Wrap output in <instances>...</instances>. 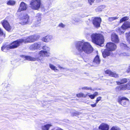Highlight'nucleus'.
Masks as SVG:
<instances>
[{
	"label": "nucleus",
	"mask_w": 130,
	"mask_h": 130,
	"mask_svg": "<svg viewBox=\"0 0 130 130\" xmlns=\"http://www.w3.org/2000/svg\"><path fill=\"white\" fill-rule=\"evenodd\" d=\"M105 8V6H101L98 7L95 9L96 12L101 11Z\"/></svg>",
	"instance_id": "nucleus-27"
},
{
	"label": "nucleus",
	"mask_w": 130,
	"mask_h": 130,
	"mask_svg": "<svg viewBox=\"0 0 130 130\" xmlns=\"http://www.w3.org/2000/svg\"><path fill=\"white\" fill-rule=\"evenodd\" d=\"M66 25L65 24H63L62 23H60L58 25V26L60 27L64 28Z\"/></svg>",
	"instance_id": "nucleus-38"
},
{
	"label": "nucleus",
	"mask_w": 130,
	"mask_h": 130,
	"mask_svg": "<svg viewBox=\"0 0 130 130\" xmlns=\"http://www.w3.org/2000/svg\"><path fill=\"white\" fill-rule=\"evenodd\" d=\"M99 128L101 130H108L109 128V126L106 123H103L99 126Z\"/></svg>",
	"instance_id": "nucleus-18"
},
{
	"label": "nucleus",
	"mask_w": 130,
	"mask_h": 130,
	"mask_svg": "<svg viewBox=\"0 0 130 130\" xmlns=\"http://www.w3.org/2000/svg\"><path fill=\"white\" fill-rule=\"evenodd\" d=\"M127 79L124 78L121 79L120 82L117 81L116 82L118 85H119L126 83L127 82Z\"/></svg>",
	"instance_id": "nucleus-25"
},
{
	"label": "nucleus",
	"mask_w": 130,
	"mask_h": 130,
	"mask_svg": "<svg viewBox=\"0 0 130 130\" xmlns=\"http://www.w3.org/2000/svg\"><path fill=\"white\" fill-rule=\"evenodd\" d=\"M15 3L14 1L10 0L7 2V4L9 5L13 6L15 4Z\"/></svg>",
	"instance_id": "nucleus-28"
},
{
	"label": "nucleus",
	"mask_w": 130,
	"mask_h": 130,
	"mask_svg": "<svg viewBox=\"0 0 130 130\" xmlns=\"http://www.w3.org/2000/svg\"><path fill=\"white\" fill-rule=\"evenodd\" d=\"M75 46L80 54L84 52L87 54H89L93 51V49L90 44L88 42H85L84 40L77 42Z\"/></svg>",
	"instance_id": "nucleus-2"
},
{
	"label": "nucleus",
	"mask_w": 130,
	"mask_h": 130,
	"mask_svg": "<svg viewBox=\"0 0 130 130\" xmlns=\"http://www.w3.org/2000/svg\"><path fill=\"white\" fill-rule=\"evenodd\" d=\"M126 35L127 40L129 43H130V32L128 33H126Z\"/></svg>",
	"instance_id": "nucleus-30"
},
{
	"label": "nucleus",
	"mask_w": 130,
	"mask_h": 130,
	"mask_svg": "<svg viewBox=\"0 0 130 130\" xmlns=\"http://www.w3.org/2000/svg\"><path fill=\"white\" fill-rule=\"evenodd\" d=\"M96 104L97 103H95L94 104H91V106L92 107H95L96 106Z\"/></svg>",
	"instance_id": "nucleus-44"
},
{
	"label": "nucleus",
	"mask_w": 130,
	"mask_h": 130,
	"mask_svg": "<svg viewBox=\"0 0 130 130\" xmlns=\"http://www.w3.org/2000/svg\"><path fill=\"white\" fill-rule=\"evenodd\" d=\"M105 73L106 74H108L109 76L116 78H118L119 76L118 74L111 72L109 70H106L105 71Z\"/></svg>",
	"instance_id": "nucleus-14"
},
{
	"label": "nucleus",
	"mask_w": 130,
	"mask_h": 130,
	"mask_svg": "<svg viewBox=\"0 0 130 130\" xmlns=\"http://www.w3.org/2000/svg\"><path fill=\"white\" fill-rule=\"evenodd\" d=\"M35 35H31L26 37L24 39H21L23 40V41L22 42V43H31L34 42L37 40V39H35Z\"/></svg>",
	"instance_id": "nucleus-7"
},
{
	"label": "nucleus",
	"mask_w": 130,
	"mask_h": 130,
	"mask_svg": "<svg viewBox=\"0 0 130 130\" xmlns=\"http://www.w3.org/2000/svg\"><path fill=\"white\" fill-rule=\"evenodd\" d=\"M23 40L21 39L17 40L9 44L11 48L13 49L18 47L20 44L22 43Z\"/></svg>",
	"instance_id": "nucleus-9"
},
{
	"label": "nucleus",
	"mask_w": 130,
	"mask_h": 130,
	"mask_svg": "<svg viewBox=\"0 0 130 130\" xmlns=\"http://www.w3.org/2000/svg\"><path fill=\"white\" fill-rule=\"evenodd\" d=\"M118 18V17H113L108 18V20L110 22H112L113 20H116Z\"/></svg>",
	"instance_id": "nucleus-29"
},
{
	"label": "nucleus",
	"mask_w": 130,
	"mask_h": 130,
	"mask_svg": "<svg viewBox=\"0 0 130 130\" xmlns=\"http://www.w3.org/2000/svg\"><path fill=\"white\" fill-rule=\"evenodd\" d=\"M89 94V93H88L86 94L85 95L83 93H80L77 94L76 95L77 97H83L84 98H86L87 96V95Z\"/></svg>",
	"instance_id": "nucleus-26"
},
{
	"label": "nucleus",
	"mask_w": 130,
	"mask_h": 130,
	"mask_svg": "<svg viewBox=\"0 0 130 130\" xmlns=\"http://www.w3.org/2000/svg\"><path fill=\"white\" fill-rule=\"evenodd\" d=\"M5 35V34L4 33L2 30L0 28V35Z\"/></svg>",
	"instance_id": "nucleus-40"
},
{
	"label": "nucleus",
	"mask_w": 130,
	"mask_h": 130,
	"mask_svg": "<svg viewBox=\"0 0 130 130\" xmlns=\"http://www.w3.org/2000/svg\"><path fill=\"white\" fill-rule=\"evenodd\" d=\"M42 49L45 51L41 50L38 53V57H34L29 56H25L24 55H21L20 56L22 58H24L25 60L32 61H40L41 63H42L43 60V57H48L50 55V53L48 52L50 51V48L47 46H44L43 47Z\"/></svg>",
	"instance_id": "nucleus-1"
},
{
	"label": "nucleus",
	"mask_w": 130,
	"mask_h": 130,
	"mask_svg": "<svg viewBox=\"0 0 130 130\" xmlns=\"http://www.w3.org/2000/svg\"><path fill=\"white\" fill-rule=\"evenodd\" d=\"M127 72L128 73L130 72V66H129L128 69L127 71Z\"/></svg>",
	"instance_id": "nucleus-46"
},
{
	"label": "nucleus",
	"mask_w": 130,
	"mask_h": 130,
	"mask_svg": "<svg viewBox=\"0 0 130 130\" xmlns=\"http://www.w3.org/2000/svg\"><path fill=\"white\" fill-rule=\"evenodd\" d=\"M41 14L39 13L37 14L36 15V18L37 20V21L39 22L38 23V24H37L36 23V27L39 26L40 25L41 23L40 21L41 19Z\"/></svg>",
	"instance_id": "nucleus-20"
},
{
	"label": "nucleus",
	"mask_w": 130,
	"mask_h": 130,
	"mask_svg": "<svg viewBox=\"0 0 130 130\" xmlns=\"http://www.w3.org/2000/svg\"><path fill=\"white\" fill-rule=\"evenodd\" d=\"M111 41L115 43H118L119 39L118 36L115 33H113L111 35Z\"/></svg>",
	"instance_id": "nucleus-16"
},
{
	"label": "nucleus",
	"mask_w": 130,
	"mask_h": 130,
	"mask_svg": "<svg viewBox=\"0 0 130 130\" xmlns=\"http://www.w3.org/2000/svg\"><path fill=\"white\" fill-rule=\"evenodd\" d=\"M120 55L122 56H130V54L128 53H121Z\"/></svg>",
	"instance_id": "nucleus-34"
},
{
	"label": "nucleus",
	"mask_w": 130,
	"mask_h": 130,
	"mask_svg": "<svg viewBox=\"0 0 130 130\" xmlns=\"http://www.w3.org/2000/svg\"><path fill=\"white\" fill-rule=\"evenodd\" d=\"M1 22L3 27L6 30L9 31H11V28L6 19L2 21Z\"/></svg>",
	"instance_id": "nucleus-10"
},
{
	"label": "nucleus",
	"mask_w": 130,
	"mask_h": 130,
	"mask_svg": "<svg viewBox=\"0 0 130 130\" xmlns=\"http://www.w3.org/2000/svg\"><path fill=\"white\" fill-rule=\"evenodd\" d=\"M77 114H79V112H77Z\"/></svg>",
	"instance_id": "nucleus-49"
},
{
	"label": "nucleus",
	"mask_w": 130,
	"mask_h": 130,
	"mask_svg": "<svg viewBox=\"0 0 130 130\" xmlns=\"http://www.w3.org/2000/svg\"><path fill=\"white\" fill-rule=\"evenodd\" d=\"M101 21V19L100 18H94L92 20L93 24L96 27H98L100 26Z\"/></svg>",
	"instance_id": "nucleus-12"
},
{
	"label": "nucleus",
	"mask_w": 130,
	"mask_h": 130,
	"mask_svg": "<svg viewBox=\"0 0 130 130\" xmlns=\"http://www.w3.org/2000/svg\"><path fill=\"white\" fill-rule=\"evenodd\" d=\"M51 130H62V129L59 128H54L53 129H52Z\"/></svg>",
	"instance_id": "nucleus-45"
},
{
	"label": "nucleus",
	"mask_w": 130,
	"mask_h": 130,
	"mask_svg": "<svg viewBox=\"0 0 130 130\" xmlns=\"http://www.w3.org/2000/svg\"><path fill=\"white\" fill-rule=\"evenodd\" d=\"M88 96L91 99H93L95 97L93 95V94H91L90 95H88Z\"/></svg>",
	"instance_id": "nucleus-42"
},
{
	"label": "nucleus",
	"mask_w": 130,
	"mask_h": 130,
	"mask_svg": "<svg viewBox=\"0 0 130 130\" xmlns=\"http://www.w3.org/2000/svg\"><path fill=\"white\" fill-rule=\"evenodd\" d=\"M118 88L119 89L122 90H130V80L125 84L119 86Z\"/></svg>",
	"instance_id": "nucleus-13"
},
{
	"label": "nucleus",
	"mask_w": 130,
	"mask_h": 130,
	"mask_svg": "<svg viewBox=\"0 0 130 130\" xmlns=\"http://www.w3.org/2000/svg\"><path fill=\"white\" fill-rule=\"evenodd\" d=\"M53 39L52 36L48 35L42 38V40L45 42H48L52 40Z\"/></svg>",
	"instance_id": "nucleus-15"
},
{
	"label": "nucleus",
	"mask_w": 130,
	"mask_h": 130,
	"mask_svg": "<svg viewBox=\"0 0 130 130\" xmlns=\"http://www.w3.org/2000/svg\"><path fill=\"white\" fill-rule=\"evenodd\" d=\"M101 98L102 97L100 96L98 97L96 99V103L97 104L98 102L101 100Z\"/></svg>",
	"instance_id": "nucleus-41"
},
{
	"label": "nucleus",
	"mask_w": 130,
	"mask_h": 130,
	"mask_svg": "<svg viewBox=\"0 0 130 130\" xmlns=\"http://www.w3.org/2000/svg\"><path fill=\"white\" fill-rule=\"evenodd\" d=\"M91 38L93 42L101 46L104 42V37L100 34H93L91 36Z\"/></svg>",
	"instance_id": "nucleus-4"
},
{
	"label": "nucleus",
	"mask_w": 130,
	"mask_h": 130,
	"mask_svg": "<svg viewBox=\"0 0 130 130\" xmlns=\"http://www.w3.org/2000/svg\"><path fill=\"white\" fill-rule=\"evenodd\" d=\"M120 46L123 48H125L126 47H127L126 45V44L123 43H121L120 44Z\"/></svg>",
	"instance_id": "nucleus-39"
},
{
	"label": "nucleus",
	"mask_w": 130,
	"mask_h": 130,
	"mask_svg": "<svg viewBox=\"0 0 130 130\" xmlns=\"http://www.w3.org/2000/svg\"><path fill=\"white\" fill-rule=\"evenodd\" d=\"M27 6L24 2H22L20 4V6L18 12H20L21 11L24 10L26 9L27 8Z\"/></svg>",
	"instance_id": "nucleus-17"
},
{
	"label": "nucleus",
	"mask_w": 130,
	"mask_h": 130,
	"mask_svg": "<svg viewBox=\"0 0 130 130\" xmlns=\"http://www.w3.org/2000/svg\"><path fill=\"white\" fill-rule=\"evenodd\" d=\"M122 27L125 29L130 28V22H125L122 25Z\"/></svg>",
	"instance_id": "nucleus-24"
},
{
	"label": "nucleus",
	"mask_w": 130,
	"mask_h": 130,
	"mask_svg": "<svg viewBox=\"0 0 130 130\" xmlns=\"http://www.w3.org/2000/svg\"><path fill=\"white\" fill-rule=\"evenodd\" d=\"M101 60L99 58V56L97 55L95 57L93 62V65L96 66L100 63Z\"/></svg>",
	"instance_id": "nucleus-19"
},
{
	"label": "nucleus",
	"mask_w": 130,
	"mask_h": 130,
	"mask_svg": "<svg viewBox=\"0 0 130 130\" xmlns=\"http://www.w3.org/2000/svg\"><path fill=\"white\" fill-rule=\"evenodd\" d=\"M93 94L95 97L96 96L98 95V93L97 92H95Z\"/></svg>",
	"instance_id": "nucleus-43"
},
{
	"label": "nucleus",
	"mask_w": 130,
	"mask_h": 130,
	"mask_svg": "<svg viewBox=\"0 0 130 130\" xmlns=\"http://www.w3.org/2000/svg\"><path fill=\"white\" fill-rule=\"evenodd\" d=\"M41 5L40 0H31L30 3V7L34 10L39 9L40 8Z\"/></svg>",
	"instance_id": "nucleus-6"
},
{
	"label": "nucleus",
	"mask_w": 130,
	"mask_h": 130,
	"mask_svg": "<svg viewBox=\"0 0 130 130\" xmlns=\"http://www.w3.org/2000/svg\"><path fill=\"white\" fill-rule=\"evenodd\" d=\"M73 20L75 22L78 23H81L82 21L81 19L78 18H73Z\"/></svg>",
	"instance_id": "nucleus-31"
},
{
	"label": "nucleus",
	"mask_w": 130,
	"mask_h": 130,
	"mask_svg": "<svg viewBox=\"0 0 130 130\" xmlns=\"http://www.w3.org/2000/svg\"><path fill=\"white\" fill-rule=\"evenodd\" d=\"M20 23L22 25H24L27 24H30L32 20L29 18V16L27 14H21L20 16Z\"/></svg>",
	"instance_id": "nucleus-5"
},
{
	"label": "nucleus",
	"mask_w": 130,
	"mask_h": 130,
	"mask_svg": "<svg viewBox=\"0 0 130 130\" xmlns=\"http://www.w3.org/2000/svg\"><path fill=\"white\" fill-rule=\"evenodd\" d=\"M41 46V43L40 42H37L31 45L30 46L29 48L31 50L35 51L40 49Z\"/></svg>",
	"instance_id": "nucleus-11"
},
{
	"label": "nucleus",
	"mask_w": 130,
	"mask_h": 130,
	"mask_svg": "<svg viewBox=\"0 0 130 130\" xmlns=\"http://www.w3.org/2000/svg\"><path fill=\"white\" fill-rule=\"evenodd\" d=\"M58 67L61 69L63 68H62V67H61L59 66ZM63 69H64V68H63Z\"/></svg>",
	"instance_id": "nucleus-48"
},
{
	"label": "nucleus",
	"mask_w": 130,
	"mask_h": 130,
	"mask_svg": "<svg viewBox=\"0 0 130 130\" xmlns=\"http://www.w3.org/2000/svg\"><path fill=\"white\" fill-rule=\"evenodd\" d=\"M128 19V17H124L121 19L120 21V23H121L125 21L126 20H127Z\"/></svg>",
	"instance_id": "nucleus-32"
},
{
	"label": "nucleus",
	"mask_w": 130,
	"mask_h": 130,
	"mask_svg": "<svg viewBox=\"0 0 130 130\" xmlns=\"http://www.w3.org/2000/svg\"><path fill=\"white\" fill-rule=\"evenodd\" d=\"M38 22H39L37 21V22H36L35 23V26H36V23L37 24H38Z\"/></svg>",
	"instance_id": "nucleus-47"
},
{
	"label": "nucleus",
	"mask_w": 130,
	"mask_h": 130,
	"mask_svg": "<svg viewBox=\"0 0 130 130\" xmlns=\"http://www.w3.org/2000/svg\"><path fill=\"white\" fill-rule=\"evenodd\" d=\"M107 49H105L102 53L103 57L105 58L107 56L110 55L111 53L109 51H112L115 50L117 48L116 45L112 42L107 43L106 45Z\"/></svg>",
	"instance_id": "nucleus-3"
},
{
	"label": "nucleus",
	"mask_w": 130,
	"mask_h": 130,
	"mask_svg": "<svg viewBox=\"0 0 130 130\" xmlns=\"http://www.w3.org/2000/svg\"><path fill=\"white\" fill-rule=\"evenodd\" d=\"M49 66L50 68L53 70H54L55 71H56V70H58L56 69V68L55 66H54L53 64H50Z\"/></svg>",
	"instance_id": "nucleus-33"
},
{
	"label": "nucleus",
	"mask_w": 130,
	"mask_h": 130,
	"mask_svg": "<svg viewBox=\"0 0 130 130\" xmlns=\"http://www.w3.org/2000/svg\"><path fill=\"white\" fill-rule=\"evenodd\" d=\"M52 126L51 124H47L42 126L41 127L42 130H49L50 128Z\"/></svg>",
	"instance_id": "nucleus-22"
},
{
	"label": "nucleus",
	"mask_w": 130,
	"mask_h": 130,
	"mask_svg": "<svg viewBox=\"0 0 130 130\" xmlns=\"http://www.w3.org/2000/svg\"><path fill=\"white\" fill-rule=\"evenodd\" d=\"M94 1L95 0H88V3L90 5H91L94 3ZM96 1L97 2H99L102 1V0H96Z\"/></svg>",
	"instance_id": "nucleus-36"
},
{
	"label": "nucleus",
	"mask_w": 130,
	"mask_h": 130,
	"mask_svg": "<svg viewBox=\"0 0 130 130\" xmlns=\"http://www.w3.org/2000/svg\"><path fill=\"white\" fill-rule=\"evenodd\" d=\"M81 89L82 90H92V89L91 87H84L81 88Z\"/></svg>",
	"instance_id": "nucleus-37"
},
{
	"label": "nucleus",
	"mask_w": 130,
	"mask_h": 130,
	"mask_svg": "<svg viewBox=\"0 0 130 130\" xmlns=\"http://www.w3.org/2000/svg\"><path fill=\"white\" fill-rule=\"evenodd\" d=\"M110 130H121V129L119 127L115 126H113Z\"/></svg>",
	"instance_id": "nucleus-35"
},
{
	"label": "nucleus",
	"mask_w": 130,
	"mask_h": 130,
	"mask_svg": "<svg viewBox=\"0 0 130 130\" xmlns=\"http://www.w3.org/2000/svg\"><path fill=\"white\" fill-rule=\"evenodd\" d=\"M126 30L124 27H122V25L120 28H119L117 30V32L119 33L120 34L124 33L125 31V30Z\"/></svg>",
	"instance_id": "nucleus-23"
},
{
	"label": "nucleus",
	"mask_w": 130,
	"mask_h": 130,
	"mask_svg": "<svg viewBox=\"0 0 130 130\" xmlns=\"http://www.w3.org/2000/svg\"><path fill=\"white\" fill-rule=\"evenodd\" d=\"M11 49V48L9 44L7 45L6 44L3 45L1 47L2 50L4 52H6L7 50Z\"/></svg>",
	"instance_id": "nucleus-21"
},
{
	"label": "nucleus",
	"mask_w": 130,
	"mask_h": 130,
	"mask_svg": "<svg viewBox=\"0 0 130 130\" xmlns=\"http://www.w3.org/2000/svg\"><path fill=\"white\" fill-rule=\"evenodd\" d=\"M119 103L123 106L127 105L129 102V100L125 97H119L118 99Z\"/></svg>",
	"instance_id": "nucleus-8"
}]
</instances>
